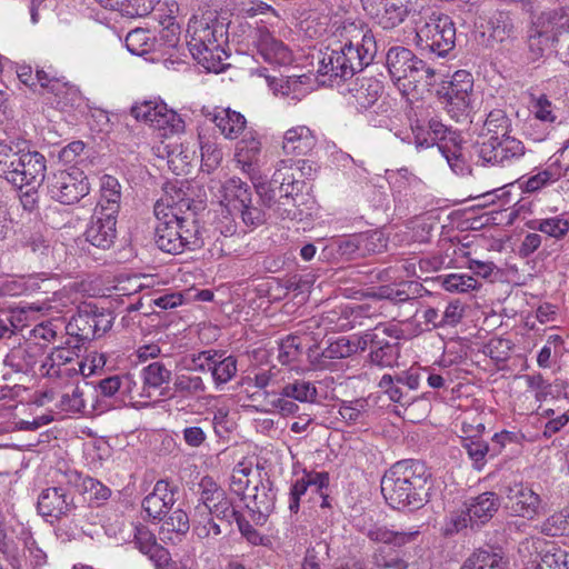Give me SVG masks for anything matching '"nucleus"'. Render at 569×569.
<instances>
[{"label": "nucleus", "mask_w": 569, "mask_h": 569, "mask_svg": "<svg viewBox=\"0 0 569 569\" xmlns=\"http://www.w3.org/2000/svg\"><path fill=\"white\" fill-rule=\"evenodd\" d=\"M386 67L402 96H410L419 88L428 89L436 82V71L410 49L401 46L391 47L387 51Z\"/></svg>", "instance_id": "423d86ee"}, {"label": "nucleus", "mask_w": 569, "mask_h": 569, "mask_svg": "<svg viewBox=\"0 0 569 569\" xmlns=\"http://www.w3.org/2000/svg\"><path fill=\"white\" fill-rule=\"evenodd\" d=\"M527 388L533 393L537 401L542 402L551 400H569V381L563 379H555L552 382L547 381L541 373L525 375L522 377Z\"/></svg>", "instance_id": "aec40b11"}, {"label": "nucleus", "mask_w": 569, "mask_h": 569, "mask_svg": "<svg viewBox=\"0 0 569 569\" xmlns=\"http://www.w3.org/2000/svg\"><path fill=\"white\" fill-rule=\"evenodd\" d=\"M490 37L500 43L508 46V50L515 47L517 30L513 20L503 12H499L492 20Z\"/></svg>", "instance_id": "c9c22d12"}, {"label": "nucleus", "mask_w": 569, "mask_h": 569, "mask_svg": "<svg viewBox=\"0 0 569 569\" xmlns=\"http://www.w3.org/2000/svg\"><path fill=\"white\" fill-rule=\"evenodd\" d=\"M465 506L466 510L451 519L457 531L467 527L479 528L487 523L499 510L500 498L496 492L486 491L470 498Z\"/></svg>", "instance_id": "9b49d317"}, {"label": "nucleus", "mask_w": 569, "mask_h": 569, "mask_svg": "<svg viewBox=\"0 0 569 569\" xmlns=\"http://www.w3.org/2000/svg\"><path fill=\"white\" fill-rule=\"evenodd\" d=\"M506 498L507 509L516 517L532 520L540 513L542 508L540 496L523 483L509 486L506 491Z\"/></svg>", "instance_id": "2eb2a0df"}, {"label": "nucleus", "mask_w": 569, "mask_h": 569, "mask_svg": "<svg viewBox=\"0 0 569 569\" xmlns=\"http://www.w3.org/2000/svg\"><path fill=\"white\" fill-rule=\"evenodd\" d=\"M66 345L67 346H59L54 348L48 356V361H50L51 368L60 367L72 362L76 358H79L82 345L79 342L71 345L70 341H67Z\"/></svg>", "instance_id": "bf43d9fd"}, {"label": "nucleus", "mask_w": 569, "mask_h": 569, "mask_svg": "<svg viewBox=\"0 0 569 569\" xmlns=\"http://www.w3.org/2000/svg\"><path fill=\"white\" fill-rule=\"evenodd\" d=\"M254 43L264 61L278 66L291 63V51L281 40L273 37L267 26L256 27Z\"/></svg>", "instance_id": "f3484780"}, {"label": "nucleus", "mask_w": 569, "mask_h": 569, "mask_svg": "<svg viewBox=\"0 0 569 569\" xmlns=\"http://www.w3.org/2000/svg\"><path fill=\"white\" fill-rule=\"evenodd\" d=\"M177 487L167 480L156 482L153 490L142 500V509L153 520H161L162 517L176 503Z\"/></svg>", "instance_id": "a211bd4d"}, {"label": "nucleus", "mask_w": 569, "mask_h": 569, "mask_svg": "<svg viewBox=\"0 0 569 569\" xmlns=\"http://www.w3.org/2000/svg\"><path fill=\"white\" fill-rule=\"evenodd\" d=\"M373 565L377 569H407L408 563L400 552L390 547H380L373 555Z\"/></svg>", "instance_id": "8fccbe9b"}, {"label": "nucleus", "mask_w": 569, "mask_h": 569, "mask_svg": "<svg viewBox=\"0 0 569 569\" xmlns=\"http://www.w3.org/2000/svg\"><path fill=\"white\" fill-rule=\"evenodd\" d=\"M144 388L158 389L171 379V371L160 361H154L142 369Z\"/></svg>", "instance_id": "49530a36"}, {"label": "nucleus", "mask_w": 569, "mask_h": 569, "mask_svg": "<svg viewBox=\"0 0 569 569\" xmlns=\"http://www.w3.org/2000/svg\"><path fill=\"white\" fill-rule=\"evenodd\" d=\"M160 533L163 538L171 540L172 535L184 536L190 529V518L187 512L180 508L174 509L167 516L162 517Z\"/></svg>", "instance_id": "e433bc0d"}, {"label": "nucleus", "mask_w": 569, "mask_h": 569, "mask_svg": "<svg viewBox=\"0 0 569 569\" xmlns=\"http://www.w3.org/2000/svg\"><path fill=\"white\" fill-rule=\"evenodd\" d=\"M199 489L200 499L199 503L194 508L196 518L207 515L209 512V508L226 495V491L210 477H203L201 479Z\"/></svg>", "instance_id": "2f4dec72"}, {"label": "nucleus", "mask_w": 569, "mask_h": 569, "mask_svg": "<svg viewBox=\"0 0 569 569\" xmlns=\"http://www.w3.org/2000/svg\"><path fill=\"white\" fill-rule=\"evenodd\" d=\"M237 371V359L234 357L228 356L221 359V355L217 352L211 366L212 379L217 387L229 382Z\"/></svg>", "instance_id": "ea45409f"}, {"label": "nucleus", "mask_w": 569, "mask_h": 569, "mask_svg": "<svg viewBox=\"0 0 569 569\" xmlns=\"http://www.w3.org/2000/svg\"><path fill=\"white\" fill-rule=\"evenodd\" d=\"M82 396L83 392L78 386L71 387L62 393L59 408L66 412H80L84 408Z\"/></svg>", "instance_id": "338daca9"}, {"label": "nucleus", "mask_w": 569, "mask_h": 569, "mask_svg": "<svg viewBox=\"0 0 569 569\" xmlns=\"http://www.w3.org/2000/svg\"><path fill=\"white\" fill-rule=\"evenodd\" d=\"M38 510L42 517L61 519L72 515L77 518L88 517V507L78 508L73 503V497L62 487H50L40 493L38 498Z\"/></svg>", "instance_id": "f8f14e48"}, {"label": "nucleus", "mask_w": 569, "mask_h": 569, "mask_svg": "<svg viewBox=\"0 0 569 569\" xmlns=\"http://www.w3.org/2000/svg\"><path fill=\"white\" fill-rule=\"evenodd\" d=\"M222 202L232 210H239L246 207L252 199V193L248 183L241 179L232 177L222 184Z\"/></svg>", "instance_id": "a878e982"}, {"label": "nucleus", "mask_w": 569, "mask_h": 569, "mask_svg": "<svg viewBox=\"0 0 569 569\" xmlns=\"http://www.w3.org/2000/svg\"><path fill=\"white\" fill-rule=\"evenodd\" d=\"M523 154V143L510 136H490L479 143L478 147L479 158L491 164L507 166L511 163L512 160L519 159Z\"/></svg>", "instance_id": "ddd939ff"}, {"label": "nucleus", "mask_w": 569, "mask_h": 569, "mask_svg": "<svg viewBox=\"0 0 569 569\" xmlns=\"http://www.w3.org/2000/svg\"><path fill=\"white\" fill-rule=\"evenodd\" d=\"M537 569H569V552L560 548H552L547 550L540 561L537 563Z\"/></svg>", "instance_id": "052dcab7"}, {"label": "nucleus", "mask_w": 569, "mask_h": 569, "mask_svg": "<svg viewBox=\"0 0 569 569\" xmlns=\"http://www.w3.org/2000/svg\"><path fill=\"white\" fill-rule=\"evenodd\" d=\"M21 539L24 546V556L33 569H41L47 563L46 552L38 546L29 530L21 532Z\"/></svg>", "instance_id": "5fc2aeb1"}, {"label": "nucleus", "mask_w": 569, "mask_h": 569, "mask_svg": "<svg viewBox=\"0 0 569 569\" xmlns=\"http://www.w3.org/2000/svg\"><path fill=\"white\" fill-rule=\"evenodd\" d=\"M442 287L450 292L466 293L479 288V282L472 276L451 273L441 277Z\"/></svg>", "instance_id": "864d4df0"}, {"label": "nucleus", "mask_w": 569, "mask_h": 569, "mask_svg": "<svg viewBox=\"0 0 569 569\" xmlns=\"http://www.w3.org/2000/svg\"><path fill=\"white\" fill-rule=\"evenodd\" d=\"M370 361L379 367H392L399 357V347L397 343H390L378 339L376 345H371Z\"/></svg>", "instance_id": "58836bf2"}, {"label": "nucleus", "mask_w": 569, "mask_h": 569, "mask_svg": "<svg viewBox=\"0 0 569 569\" xmlns=\"http://www.w3.org/2000/svg\"><path fill=\"white\" fill-rule=\"evenodd\" d=\"M278 395L300 402L312 403L317 400L318 391L311 381L305 379H295L292 381L284 382L282 386H279Z\"/></svg>", "instance_id": "c756f323"}, {"label": "nucleus", "mask_w": 569, "mask_h": 569, "mask_svg": "<svg viewBox=\"0 0 569 569\" xmlns=\"http://www.w3.org/2000/svg\"><path fill=\"white\" fill-rule=\"evenodd\" d=\"M365 11L385 30L400 26L407 18L409 0H360Z\"/></svg>", "instance_id": "4468645a"}, {"label": "nucleus", "mask_w": 569, "mask_h": 569, "mask_svg": "<svg viewBox=\"0 0 569 569\" xmlns=\"http://www.w3.org/2000/svg\"><path fill=\"white\" fill-rule=\"evenodd\" d=\"M417 46L439 57H446L456 46V27L451 18L426 10L416 21Z\"/></svg>", "instance_id": "6e6552de"}, {"label": "nucleus", "mask_w": 569, "mask_h": 569, "mask_svg": "<svg viewBox=\"0 0 569 569\" xmlns=\"http://www.w3.org/2000/svg\"><path fill=\"white\" fill-rule=\"evenodd\" d=\"M156 112L157 116L151 126L152 128L169 132H178L183 129L182 119L176 111L169 109L166 103L160 102Z\"/></svg>", "instance_id": "a18cd8bd"}, {"label": "nucleus", "mask_w": 569, "mask_h": 569, "mask_svg": "<svg viewBox=\"0 0 569 569\" xmlns=\"http://www.w3.org/2000/svg\"><path fill=\"white\" fill-rule=\"evenodd\" d=\"M561 173L552 166L529 177L527 180H518L519 187L523 192L532 193L541 190L543 187L558 181Z\"/></svg>", "instance_id": "79ce46f5"}, {"label": "nucleus", "mask_w": 569, "mask_h": 569, "mask_svg": "<svg viewBox=\"0 0 569 569\" xmlns=\"http://www.w3.org/2000/svg\"><path fill=\"white\" fill-rule=\"evenodd\" d=\"M202 202L189 198L177 203H164L159 200L154 204V242L167 253L179 254L187 250H197L204 246V229L199 224L197 210Z\"/></svg>", "instance_id": "f257e3e1"}, {"label": "nucleus", "mask_w": 569, "mask_h": 569, "mask_svg": "<svg viewBox=\"0 0 569 569\" xmlns=\"http://www.w3.org/2000/svg\"><path fill=\"white\" fill-rule=\"evenodd\" d=\"M303 199L305 196L301 192L291 193V191H287V194H283L282 199H278L277 203L269 209L273 211L277 218L302 221L311 214L303 208L306 204Z\"/></svg>", "instance_id": "393cba45"}, {"label": "nucleus", "mask_w": 569, "mask_h": 569, "mask_svg": "<svg viewBox=\"0 0 569 569\" xmlns=\"http://www.w3.org/2000/svg\"><path fill=\"white\" fill-rule=\"evenodd\" d=\"M368 411L369 402L363 398L350 401L343 400L339 406V415L348 425L363 422Z\"/></svg>", "instance_id": "37998d69"}, {"label": "nucleus", "mask_w": 569, "mask_h": 569, "mask_svg": "<svg viewBox=\"0 0 569 569\" xmlns=\"http://www.w3.org/2000/svg\"><path fill=\"white\" fill-rule=\"evenodd\" d=\"M240 515L241 513L233 508L232 502L228 499L227 495H224L222 499L216 501V503L209 508V512L202 517H216L219 520L227 522V525L230 527L232 522L236 521V518Z\"/></svg>", "instance_id": "0e129e2a"}, {"label": "nucleus", "mask_w": 569, "mask_h": 569, "mask_svg": "<svg viewBox=\"0 0 569 569\" xmlns=\"http://www.w3.org/2000/svg\"><path fill=\"white\" fill-rule=\"evenodd\" d=\"M212 121L221 133L229 139H236L246 128V118L230 108L216 109Z\"/></svg>", "instance_id": "cd10ccee"}, {"label": "nucleus", "mask_w": 569, "mask_h": 569, "mask_svg": "<svg viewBox=\"0 0 569 569\" xmlns=\"http://www.w3.org/2000/svg\"><path fill=\"white\" fill-rule=\"evenodd\" d=\"M133 543L152 561L156 569H178L170 552L158 543L154 533L147 526L140 523L134 527Z\"/></svg>", "instance_id": "dca6fc26"}, {"label": "nucleus", "mask_w": 569, "mask_h": 569, "mask_svg": "<svg viewBox=\"0 0 569 569\" xmlns=\"http://www.w3.org/2000/svg\"><path fill=\"white\" fill-rule=\"evenodd\" d=\"M368 538L375 542H381L385 545H392L395 547H402L409 542H412L419 536L418 530L413 531H392L387 527H372L367 533Z\"/></svg>", "instance_id": "473e14b6"}, {"label": "nucleus", "mask_w": 569, "mask_h": 569, "mask_svg": "<svg viewBox=\"0 0 569 569\" xmlns=\"http://www.w3.org/2000/svg\"><path fill=\"white\" fill-rule=\"evenodd\" d=\"M511 128V120L502 109L491 110L483 123L482 137L489 138L490 136L506 137L509 136Z\"/></svg>", "instance_id": "4c0bfd02"}, {"label": "nucleus", "mask_w": 569, "mask_h": 569, "mask_svg": "<svg viewBox=\"0 0 569 569\" xmlns=\"http://www.w3.org/2000/svg\"><path fill=\"white\" fill-rule=\"evenodd\" d=\"M360 257L380 253L387 248V239L383 233L378 230H370L358 233Z\"/></svg>", "instance_id": "603ef678"}, {"label": "nucleus", "mask_w": 569, "mask_h": 569, "mask_svg": "<svg viewBox=\"0 0 569 569\" xmlns=\"http://www.w3.org/2000/svg\"><path fill=\"white\" fill-rule=\"evenodd\" d=\"M445 91L457 92L459 94L473 93V78L467 70L456 71L447 87L442 88Z\"/></svg>", "instance_id": "69168bd1"}, {"label": "nucleus", "mask_w": 569, "mask_h": 569, "mask_svg": "<svg viewBox=\"0 0 569 569\" xmlns=\"http://www.w3.org/2000/svg\"><path fill=\"white\" fill-rule=\"evenodd\" d=\"M528 227L533 230L543 232L550 237L560 239L565 237L569 231V221L559 217L532 220L528 223Z\"/></svg>", "instance_id": "09e8293b"}, {"label": "nucleus", "mask_w": 569, "mask_h": 569, "mask_svg": "<svg viewBox=\"0 0 569 569\" xmlns=\"http://www.w3.org/2000/svg\"><path fill=\"white\" fill-rule=\"evenodd\" d=\"M117 216L94 212L86 229V240L92 246L107 250L112 247L117 238Z\"/></svg>", "instance_id": "6ab92c4d"}, {"label": "nucleus", "mask_w": 569, "mask_h": 569, "mask_svg": "<svg viewBox=\"0 0 569 569\" xmlns=\"http://www.w3.org/2000/svg\"><path fill=\"white\" fill-rule=\"evenodd\" d=\"M431 473L425 462H396L381 479V492L393 509L417 510L428 501Z\"/></svg>", "instance_id": "7ed1b4c3"}, {"label": "nucleus", "mask_w": 569, "mask_h": 569, "mask_svg": "<svg viewBox=\"0 0 569 569\" xmlns=\"http://www.w3.org/2000/svg\"><path fill=\"white\" fill-rule=\"evenodd\" d=\"M541 11L528 31L529 58L537 61L569 31V0Z\"/></svg>", "instance_id": "0eeeda50"}, {"label": "nucleus", "mask_w": 569, "mask_h": 569, "mask_svg": "<svg viewBox=\"0 0 569 569\" xmlns=\"http://www.w3.org/2000/svg\"><path fill=\"white\" fill-rule=\"evenodd\" d=\"M336 36L340 38V44L321 53L318 73L339 83L351 79L372 62L377 44L361 22L345 21Z\"/></svg>", "instance_id": "f03ea898"}, {"label": "nucleus", "mask_w": 569, "mask_h": 569, "mask_svg": "<svg viewBox=\"0 0 569 569\" xmlns=\"http://www.w3.org/2000/svg\"><path fill=\"white\" fill-rule=\"evenodd\" d=\"M508 561L503 556L491 549H479L462 565L461 569H506Z\"/></svg>", "instance_id": "7c9ffc66"}, {"label": "nucleus", "mask_w": 569, "mask_h": 569, "mask_svg": "<svg viewBox=\"0 0 569 569\" xmlns=\"http://www.w3.org/2000/svg\"><path fill=\"white\" fill-rule=\"evenodd\" d=\"M87 158L86 144L81 140L70 142L58 152L59 161L64 164H80Z\"/></svg>", "instance_id": "e2e57ef3"}, {"label": "nucleus", "mask_w": 569, "mask_h": 569, "mask_svg": "<svg viewBox=\"0 0 569 569\" xmlns=\"http://www.w3.org/2000/svg\"><path fill=\"white\" fill-rule=\"evenodd\" d=\"M530 111L535 114L536 119L542 122L553 123L557 120L553 104L546 94L539 97L531 96Z\"/></svg>", "instance_id": "680f3d73"}, {"label": "nucleus", "mask_w": 569, "mask_h": 569, "mask_svg": "<svg viewBox=\"0 0 569 569\" xmlns=\"http://www.w3.org/2000/svg\"><path fill=\"white\" fill-rule=\"evenodd\" d=\"M472 94H459L457 92L445 91L442 94L445 109L447 113L457 122L466 120L472 109Z\"/></svg>", "instance_id": "72a5a7b5"}, {"label": "nucleus", "mask_w": 569, "mask_h": 569, "mask_svg": "<svg viewBox=\"0 0 569 569\" xmlns=\"http://www.w3.org/2000/svg\"><path fill=\"white\" fill-rule=\"evenodd\" d=\"M120 199L119 181L112 176L104 174L101 178L100 198L93 211L118 217Z\"/></svg>", "instance_id": "b1692460"}, {"label": "nucleus", "mask_w": 569, "mask_h": 569, "mask_svg": "<svg viewBox=\"0 0 569 569\" xmlns=\"http://www.w3.org/2000/svg\"><path fill=\"white\" fill-rule=\"evenodd\" d=\"M317 144V138L307 126H297L284 132L282 149L287 154L306 156Z\"/></svg>", "instance_id": "5701e85b"}, {"label": "nucleus", "mask_w": 569, "mask_h": 569, "mask_svg": "<svg viewBox=\"0 0 569 569\" xmlns=\"http://www.w3.org/2000/svg\"><path fill=\"white\" fill-rule=\"evenodd\" d=\"M228 18L217 10H207L193 16L188 23V47L193 58L209 72H220L222 61L228 58Z\"/></svg>", "instance_id": "20e7f679"}, {"label": "nucleus", "mask_w": 569, "mask_h": 569, "mask_svg": "<svg viewBox=\"0 0 569 569\" xmlns=\"http://www.w3.org/2000/svg\"><path fill=\"white\" fill-rule=\"evenodd\" d=\"M48 193L51 199L62 204H73L89 193L90 187L83 171L58 170L48 178Z\"/></svg>", "instance_id": "9d476101"}, {"label": "nucleus", "mask_w": 569, "mask_h": 569, "mask_svg": "<svg viewBox=\"0 0 569 569\" xmlns=\"http://www.w3.org/2000/svg\"><path fill=\"white\" fill-rule=\"evenodd\" d=\"M222 160V150L211 141L201 142L202 170L210 172L214 170Z\"/></svg>", "instance_id": "774afa93"}, {"label": "nucleus", "mask_w": 569, "mask_h": 569, "mask_svg": "<svg viewBox=\"0 0 569 569\" xmlns=\"http://www.w3.org/2000/svg\"><path fill=\"white\" fill-rule=\"evenodd\" d=\"M127 49L136 56H143L151 51L153 39L150 31L142 28L131 30L126 37Z\"/></svg>", "instance_id": "de8ad7c7"}, {"label": "nucleus", "mask_w": 569, "mask_h": 569, "mask_svg": "<svg viewBox=\"0 0 569 569\" xmlns=\"http://www.w3.org/2000/svg\"><path fill=\"white\" fill-rule=\"evenodd\" d=\"M320 256L325 260H329L331 258L350 260L356 257H360L358 234L333 240L322 249Z\"/></svg>", "instance_id": "c85d7f7f"}, {"label": "nucleus", "mask_w": 569, "mask_h": 569, "mask_svg": "<svg viewBox=\"0 0 569 569\" xmlns=\"http://www.w3.org/2000/svg\"><path fill=\"white\" fill-rule=\"evenodd\" d=\"M392 190L402 193L411 188H417L421 180L407 168H400L388 176Z\"/></svg>", "instance_id": "13d9d810"}, {"label": "nucleus", "mask_w": 569, "mask_h": 569, "mask_svg": "<svg viewBox=\"0 0 569 569\" xmlns=\"http://www.w3.org/2000/svg\"><path fill=\"white\" fill-rule=\"evenodd\" d=\"M261 153V141L251 132L246 133L237 143L236 161L248 174H256Z\"/></svg>", "instance_id": "4be33fe9"}, {"label": "nucleus", "mask_w": 569, "mask_h": 569, "mask_svg": "<svg viewBox=\"0 0 569 569\" xmlns=\"http://www.w3.org/2000/svg\"><path fill=\"white\" fill-rule=\"evenodd\" d=\"M53 97V102L61 108L72 106L79 98V89L61 79L53 81L51 89L47 92Z\"/></svg>", "instance_id": "c03bdc74"}, {"label": "nucleus", "mask_w": 569, "mask_h": 569, "mask_svg": "<svg viewBox=\"0 0 569 569\" xmlns=\"http://www.w3.org/2000/svg\"><path fill=\"white\" fill-rule=\"evenodd\" d=\"M540 532L549 537L563 536L569 532V510L562 509L549 516L540 525Z\"/></svg>", "instance_id": "3c124183"}, {"label": "nucleus", "mask_w": 569, "mask_h": 569, "mask_svg": "<svg viewBox=\"0 0 569 569\" xmlns=\"http://www.w3.org/2000/svg\"><path fill=\"white\" fill-rule=\"evenodd\" d=\"M174 392L183 398L196 397L207 390L206 383L200 376L181 373L176 376L173 381Z\"/></svg>", "instance_id": "a19ab883"}, {"label": "nucleus", "mask_w": 569, "mask_h": 569, "mask_svg": "<svg viewBox=\"0 0 569 569\" xmlns=\"http://www.w3.org/2000/svg\"><path fill=\"white\" fill-rule=\"evenodd\" d=\"M252 470L247 467L238 466L233 469L231 475L230 489L233 493L241 497V499H251L253 502V508H256L259 512L262 509L268 510L269 501L264 493H258V486L254 485L250 487L249 476Z\"/></svg>", "instance_id": "412c9836"}, {"label": "nucleus", "mask_w": 569, "mask_h": 569, "mask_svg": "<svg viewBox=\"0 0 569 569\" xmlns=\"http://www.w3.org/2000/svg\"><path fill=\"white\" fill-rule=\"evenodd\" d=\"M302 167L295 166L291 160L280 161L278 168L272 174V186L281 189L282 186L288 188L291 193H300L302 188V181L298 180L295 174V170H300Z\"/></svg>", "instance_id": "f704fd0d"}, {"label": "nucleus", "mask_w": 569, "mask_h": 569, "mask_svg": "<svg viewBox=\"0 0 569 569\" xmlns=\"http://www.w3.org/2000/svg\"><path fill=\"white\" fill-rule=\"evenodd\" d=\"M359 109L367 110L371 108L383 92L382 83L376 78H362L360 83L349 89Z\"/></svg>", "instance_id": "bb28decb"}, {"label": "nucleus", "mask_w": 569, "mask_h": 569, "mask_svg": "<svg viewBox=\"0 0 569 569\" xmlns=\"http://www.w3.org/2000/svg\"><path fill=\"white\" fill-rule=\"evenodd\" d=\"M303 347L300 337L297 335H289L281 340L279 346L278 359L283 365H289L302 355Z\"/></svg>", "instance_id": "4d7b16f0"}, {"label": "nucleus", "mask_w": 569, "mask_h": 569, "mask_svg": "<svg viewBox=\"0 0 569 569\" xmlns=\"http://www.w3.org/2000/svg\"><path fill=\"white\" fill-rule=\"evenodd\" d=\"M160 0H121L119 12L128 18L150 14Z\"/></svg>", "instance_id": "6e6d98bb"}, {"label": "nucleus", "mask_w": 569, "mask_h": 569, "mask_svg": "<svg viewBox=\"0 0 569 569\" xmlns=\"http://www.w3.org/2000/svg\"><path fill=\"white\" fill-rule=\"evenodd\" d=\"M47 173V159L29 148L26 140L0 142V177L12 186L40 187Z\"/></svg>", "instance_id": "39448f33"}, {"label": "nucleus", "mask_w": 569, "mask_h": 569, "mask_svg": "<svg viewBox=\"0 0 569 569\" xmlns=\"http://www.w3.org/2000/svg\"><path fill=\"white\" fill-rule=\"evenodd\" d=\"M112 313L93 305H84L66 326L67 333L83 345L102 337L112 327Z\"/></svg>", "instance_id": "1a4fd4ad"}]
</instances>
